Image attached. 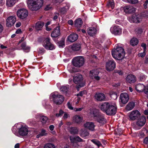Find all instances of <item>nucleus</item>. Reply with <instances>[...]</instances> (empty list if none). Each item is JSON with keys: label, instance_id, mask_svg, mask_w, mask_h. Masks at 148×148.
I'll list each match as a JSON object with an SVG mask.
<instances>
[{"label": "nucleus", "instance_id": "obj_49", "mask_svg": "<svg viewBox=\"0 0 148 148\" xmlns=\"http://www.w3.org/2000/svg\"><path fill=\"white\" fill-rule=\"evenodd\" d=\"M127 1L130 3L132 4H135L137 3L138 2V0H127Z\"/></svg>", "mask_w": 148, "mask_h": 148}, {"label": "nucleus", "instance_id": "obj_8", "mask_svg": "<svg viewBox=\"0 0 148 148\" xmlns=\"http://www.w3.org/2000/svg\"><path fill=\"white\" fill-rule=\"evenodd\" d=\"M116 67V63L112 59L108 60L106 63V69L108 72L113 71Z\"/></svg>", "mask_w": 148, "mask_h": 148}, {"label": "nucleus", "instance_id": "obj_21", "mask_svg": "<svg viewBox=\"0 0 148 148\" xmlns=\"http://www.w3.org/2000/svg\"><path fill=\"white\" fill-rule=\"evenodd\" d=\"M121 102H128L129 99L128 94L126 92L122 93L120 97Z\"/></svg>", "mask_w": 148, "mask_h": 148}, {"label": "nucleus", "instance_id": "obj_14", "mask_svg": "<svg viewBox=\"0 0 148 148\" xmlns=\"http://www.w3.org/2000/svg\"><path fill=\"white\" fill-rule=\"evenodd\" d=\"M110 31L112 34L115 35H120L122 32V29L120 27L117 25H114L111 27Z\"/></svg>", "mask_w": 148, "mask_h": 148}, {"label": "nucleus", "instance_id": "obj_6", "mask_svg": "<svg viewBox=\"0 0 148 148\" xmlns=\"http://www.w3.org/2000/svg\"><path fill=\"white\" fill-rule=\"evenodd\" d=\"M83 77L82 75L78 74L75 75L73 77V80L74 82L76 84H78V86L77 87L78 90H79V88L84 86V83L83 82Z\"/></svg>", "mask_w": 148, "mask_h": 148}, {"label": "nucleus", "instance_id": "obj_40", "mask_svg": "<svg viewBox=\"0 0 148 148\" xmlns=\"http://www.w3.org/2000/svg\"><path fill=\"white\" fill-rule=\"evenodd\" d=\"M146 77L144 74L142 73H139L138 75V77L140 81H144Z\"/></svg>", "mask_w": 148, "mask_h": 148}, {"label": "nucleus", "instance_id": "obj_46", "mask_svg": "<svg viewBox=\"0 0 148 148\" xmlns=\"http://www.w3.org/2000/svg\"><path fill=\"white\" fill-rule=\"evenodd\" d=\"M87 77L90 79H92V70L90 71L86 75Z\"/></svg>", "mask_w": 148, "mask_h": 148}, {"label": "nucleus", "instance_id": "obj_53", "mask_svg": "<svg viewBox=\"0 0 148 148\" xmlns=\"http://www.w3.org/2000/svg\"><path fill=\"white\" fill-rule=\"evenodd\" d=\"M141 46L143 48L144 51H146L147 48V45L145 43H142L141 44Z\"/></svg>", "mask_w": 148, "mask_h": 148}, {"label": "nucleus", "instance_id": "obj_30", "mask_svg": "<svg viewBox=\"0 0 148 148\" xmlns=\"http://www.w3.org/2000/svg\"><path fill=\"white\" fill-rule=\"evenodd\" d=\"M70 5L69 4H67L65 6L60 8V11L62 14H65L69 9Z\"/></svg>", "mask_w": 148, "mask_h": 148}, {"label": "nucleus", "instance_id": "obj_63", "mask_svg": "<svg viewBox=\"0 0 148 148\" xmlns=\"http://www.w3.org/2000/svg\"><path fill=\"white\" fill-rule=\"evenodd\" d=\"M69 114L66 113H65L63 116V118L64 119H66L68 117Z\"/></svg>", "mask_w": 148, "mask_h": 148}, {"label": "nucleus", "instance_id": "obj_38", "mask_svg": "<svg viewBox=\"0 0 148 148\" xmlns=\"http://www.w3.org/2000/svg\"><path fill=\"white\" fill-rule=\"evenodd\" d=\"M21 47L22 49L25 51L27 52L29 51L30 49V47L27 46L25 42H23L21 45Z\"/></svg>", "mask_w": 148, "mask_h": 148}, {"label": "nucleus", "instance_id": "obj_43", "mask_svg": "<svg viewBox=\"0 0 148 148\" xmlns=\"http://www.w3.org/2000/svg\"><path fill=\"white\" fill-rule=\"evenodd\" d=\"M93 26V38L96 37V35L98 34L99 32V29L98 28H94Z\"/></svg>", "mask_w": 148, "mask_h": 148}, {"label": "nucleus", "instance_id": "obj_31", "mask_svg": "<svg viewBox=\"0 0 148 148\" xmlns=\"http://www.w3.org/2000/svg\"><path fill=\"white\" fill-rule=\"evenodd\" d=\"M68 130L72 134H77L78 132V130L76 127H69Z\"/></svg>", "mask_w": 148, "mask_h": 148}, {"label": "nucleus", "instance_id": "obj_22", "mask_svg": "<svg viewBox=\"0 0 148 148\" xmlns=\"http://www.w3.org/2000/svg\"><path fill=\"white\" fill-rule=\"evenodd\" d=\"M95 97L97 101H105V96L104 94L101 92H98L96 93Z\"/></svg>", "mask_w": 148, "mask_h": 148}, {"label": "nucleus", "instance_id": "obj_23", "mask_svg": "<svg viewBox=\"0 0 148 148\" xmlns=\"http://www.w3.org/2000/svg\"><path fill=\"white\" fill-rule=\"evenodd\" d=\"M78 35L76 34H72L68 37V40L71 42L76 41L78 38Z\"/></svg>", "mask_w": 148, "mask_h": 148}, {"label": "nucleus", "instance_id": "obj_45", "mask_svg": "<svg viewBox=\"0 0 148 148\" xmlns=\"http://www.w3.org/2000/svg\"><path fill=\"white\" fill-rule=\"evenodd\" d=\"M55 146L53 144L51 143H47L46 144L44 147L43 148H55Z\"/></svg>", "mask_w": 148, "mask_h": 148}, {"label": "nucleus", "instance_id": "obj_25", "mask_svg": "<svg viewBox=\"0 0 148 148\" xmlns=\"http://www.w3.org/2000/svg\"><path fill=\"white\" fill-rule=\"evenodd\" d=\"M145 88V86L143 84H138L136 85L135 89L138 92H143Z\"/></svg>", "mask_w": 148, "mask_h": 148}, {"label": "nucleus", "instance_id": "obj_61", "mask_svg": "<svg viewBox=\"0 0 148 148\" xmlns=\"http://www.w3.org/2000/svg\"><path fill=\"white\" fill-rule=\"evenodd\" d=\"M67 104L68 107L69 109L71 110H73V108L71 106V104L70 102H68Z\"/></svg>", "mask_w": 148, "mask_h": 148}, {"label": "nucleus", "instance_id": "obj_7", "mask_svg": "<svg viewBox=\"0 0 148 148\" xmlns=\"http://www.w3.org/2000/svg\"><path fill=\"white\" fill-rule=\"evenodd\" d=\"M84 63V58L81 56L75 57L72 60L73 64L76 67H79L82 66Z\"/></svg>", "mask_w": 148, "mask_h": 148}, {"label": "nucleus", "instance_id": "obj_33", "mask_svg": "<svg viewBox=\"0 0 148 148\" xmlns=\"http://www.w3.org/2000/svg\"><path fill=\"white\" fill-rule=\"evenodd\" d=\"M99 71L98 69H93V76L94 78L97 80H99L100 79V77L98 76L99 73Z\"/></svg>", "mask_w": 148, "mask_h": 148}, {"label": "nucleus", "instance_id": "obj_55", "mask_svg": "<svg viewBox=\"0 0 148 148\" xmlns=\"http://www.w3.org/2000/svg\"><path fill=\"white\" fill-rule=\"evenodd\" d=\"M143 91L145 94L148 95L147 98L148 99V86H145V88Z\"/></svg>", "mask_w": 148, "mask_h": 148}, {"label": "nucleus", "instance_id": "obj_4", "mask_svg": "<svg viewBox=\"0 0 148 148\" xmlns=\"http://www.w3.org/2000/svg\"><path fill=\"white\" fill-rule=\"evenodd\" d=\"M93 119L95 121L102 124L106 123V119L98 109L93 108Z\"/></svg>", "mask_w": 148, "mask_h": 148}, {"label": "nucleus", "instance_id": "obj_62", "mask_svg": "<svg viewBox=\"0 0 148 148\" xmlns=\"http://www.w3.org/2000/svg\"><path fill=\"white\" fill-rule=\"evenodd\" d=\"M93 26H94V28H98V29H99V25L96 23H93Z\"/></svg>", "mask_w": 148, "mask_h": 148}, {"label": "nucleus", "instance_id": "obj_26", "mask_svg": "<svg viewBox=\"0 0 148 148\" xmlns=\"http://www.w3.org/2000/svg\"><path fill=\"white\" fill-rule=\"evenodd\" d=\"M71 48L73 51H78L81 49V44L80 43H74L71 46Z\"/></svg>", "mask_w": 148, "mask_h": 148}, {"label": "nucleus", "instance_id": "obj_42", "mask_svg": "<svg viewBox=\"0 0 148 148\" xmlns=\"http://www.w3.org/2000/svg\"><path fill=\"white\" fill-rule=\"evenodd\" d=\"M107 6L108 7H111L113 9L114 7V3L113 1L109 0L107 4Z\"/></svg>", "mask_w": 148, "mask_h": 148}, {"label": "nucleus", "instance_id": "obj_60", "mask_svg": "<svg viewBox=\"0 0 148 148\" xmlns=\"http://www.w3.org/2000/svg\"><path fill=\"white\" fill-rule=\"evenodd\" d=\"M148 3V0H146L145 1L144 4H143L144 8L146 9L147 8V5Z\"/></svg>", "mask_w": 148, "mask_h": 148}, {"label": "nucleus", "instance_id": "obj_47", "mask_svg": "<svg viewBox=\"0 0 148 148\" xmlns=\"http://www.w3.org/2000/svg\"><path fill=\"white\" fill-rule=\"evenodd\" d=\"M69 88L66 86H63L60 88L61 91L63 92V93L67 92Z\"/></svg>", "mask_w": 148, "mask_h": 148}, {"label": "nucleus", "instance_id": "obj_41", "mask_svg": "<svg viewBox=\"0 0 148 148\" xmlns=\"http://www.w3.org/2000/svg\"><path fill=\"white\" fill-rule=\"evenodd\" d=\"M39 119L43 124H44L46 123L48 119L46 116H41L39 117Z\"/></svg>", "mask_w": 148, "mask_h": 148}, {"label": "nucleus", "instance_id": "obj_15", "mask_svg": "<svg viewBox=\"0 0 148 148\" xmlns=\"http://www.w3.org/2000/svg\"><path fill=\"white\" fill-rule=\"evenodd\" d=\"M140 112L138 110H135L132 111L129 116L130 120L134 121L137 119L140 116Z\"/></svg>", "mask_w": 148, "mask_h": 148}, {"label": "nucleus", "instance_id": "obj_58", "mask_svg": "<svg viewBox=\"0 0 148 148\" xmlns=\"http://www.w3.org/2000/svg\"><path fill=\"white\" fill-rule=\"evenodd\" d=\"M143 32V29L141 28H139L136 32L137 34H140Z\"/></svg>", "mask_w": 148, "mask_h": 148}, {"label": "nucleus", "instance_id": "obj_11", "mask_svg": "<svg viewBox=\"0 0 148 148\" xmlns=\"http://www.w3.org/2000/svg\"><path fill=\"white\" fill-rule=\"evenodd\" d=\"M17 15L20 19H23L26 18L28 16V12L25 9L21 8L17 12Z\"/></svg>", "mask_w": 148, "mask_h": 148}, {"label": "nucleus", "instance_id": "obj_13", "mask_svg": "<svg viewBox=\"0 0 148 148\" xmlns=\"http://www.w3.org/2000/svg\"><path fill=\"white\" fill-rule=\"evenodd\" d=\"M130 19V21L131 23H139L142 20V17L140 15L134 14L132 15Z\"/></svg>", "mask_w": 148, "mask_h": 148}, {"label": "nucleus", "instance_id": "obj_56", "mask_svg": "<svg viewBox=\"0 0 148 148\" xmlns=\"http://www.w3.org/2000/svg\"><path fill=\"white\" fill-rule=\"evenodd\" d=\"M146 54V51H143V53H139L138 56L140 57H141V58H143L145 55Z\"/></svg>", "mask_w": 148, "mask_h": 148}, {"label": "nucleus", "instance_id": "obj_52", "mask_svg": "<svg viewBox=\"0 0 148 148\" xmlns=\"http://www.w3.org/2000/svg\"><path fill=\"white\" fill-rule=\"evenodd\" d=\"M87 33L91 36H92V29L91 28H89V29L88 30Z\"/></svg>", "mask_w": 148, "mask_h": 148}, {"label": "nucleus", "instance_id": "obj_37", "mask_svg": "<svg viewBox=\"0 0 148 148\" xmlns=\"http://www.w3.org/2000/svg\"><path fill=\"white\" fill-rule=\"evenodd\" d=\"M16 3V0H6V5L9 7H11Z\"/></svg>", "mask_w": 148, "mask_h": 148}, {"label": "nucleus", "instance_id": "obj_9", "mask_svg": "<svg viewBox=\"0 0 148 148\" xmlns=\"http://www.w3.org/2000/svg\"><path fill=\"white\" fill-rule=\"evenodd\" d=\"M50 99L53 102H63L64 98L62 95L59 94H56V93H52L50 96Z\"/></svg>", "mask_w": 148, "mask_h": 148}, {"label": "nucleus", "instance_id": "obj_10", "mask_svg": "<svg viewBox=\"0 0 148 148\" xmlns=\"http://www.w3.org/2000/svg\"><path fill=\"white\" fill-rule=\"evenodd\" d=\"M43 46L48 50H52L55 49L54 45L51 42L50 38L49 37L46 38L43 41Z\"/></svg>", "mask_w": 148, "mask_h": 148}, {"label": "nucleus", "instance_id": "obj_54", "mask_svg": "<svg viewBox=\"0 0 148 148\" xmlns=\"http://www.w3.org/2000/svg\"><path fill=\"white\" fill-rule=\"evenodd\" d=\"M41 136H45L47 134V133L46 132V131L44 130H42L41 131V132L40 133Z\"/></svg>", "mask_w": 148, "mask_h": 148}, {"label": "nucleus", "instance_id": "obj_27", "mask_svg": "<svg viewBox=\"0 0 148 148\" xmlns=\"http://www.w3.org/2000/svg\"><path fill=\"white\" fill-rule=\"evenodd\" d=\"M135 106V102H129L125 107V110L127 111L131 110L133 109Z\"/></svg>", "mask_w": 148, "mask_h": 148}, {"label": "nucleus", "instance_id": "obj_35", "mask_svg": "<svg viewBox=\"0 0 148 148\" xmlns=\"http://www.w3.org/2000/svg\"><path fill=\"white\" fill-rule=\"evenodd\" d=\"M138 43V40L136 38H133L130 41L131 45L133 46L137 45Z\"/></svg>", "mask_w": 148, "mask_h": 148}, {"label": "nucleus", "instance_id": "obj_57", "mask_svg": "<svg viewBox=\"0 0 148 148\" xmlns=\"http://www.w3.org/2000/svg\"><path fill=\"white\" fill-rule=\"evenodd\" d=\"M143 142L145 144L148 145V136L144 138Z\"/></svg>", "mask_w": 148, "mask_h": 148}, {"label": "nucleus", "instance_id": "obj_34", "mask_svg": "<svg viewBox=\"0 0 148 148\" xmlns=\"http://www.w3.org/2000/svg\"><path fill=\"white\" fill-rule=\"evenodd\" d=\"M79 134L82 137H84L87 136L88 133L85 129L82 128L79 131Z\"/></svg>", "mask_w": 148, "mask_h": 148}, {"label": "nucleus", "instance_id": "obj_48", "mask_svg": "<svg viewBox=\"0 0 148 148\" xmlns=\"http://www.w3.org/2000/svg\"><path fill=\"white\" fill-rule=\"evenodd\" d=\"M114 73L118 74L120 75H122L123 74L122 71L118 69H115L114 70Z\"/></svg>", "mask_w": 148, "mask_h": 148}, {"label": "nucleus", "instance_id": "obj_19", "mask_svg": "<svg viewBox=\"0 0 148 148\" xmlns=\"http://www.w3.org/2000/svg\"><path fill=\"white\" fill-rule=\"evenodd\" d=\"M126 80L128 83L132 84L136 81V77L135 76L133 75L130 74L126 77Z\"/></svg>", "mask_w": 148, "mask_h": 148}, {"label": "nucleus", "instance_id": "obj_16", "mask_svg": "<svg viewBox=\"0 0 148 148\" xmlns=\"http://www.w3.org/2000/svg\"><path fill=\"white\" fill-rule=\"evenodd\" d=\"M71 145L74 147H77L78 146L77 142L81 141L82 140L78 136H75L74 137L70 136Z\"/></svg>", "mask_w": 148, "mask_h": 148}, {"label": "nucleus", "instance_id": "obj_28", "mask_svg": "<svg viewBox=\"0 0 148 148\" xmlns=\"http://www.w3.org/2000/svg\"><path fill=\"white\" fill-rule=\"evenodd\" d=\"M83 23L82 21L81 18H78L75 21L74 25L75 27L77 28H80Z\"/></svg>", "mask_w": 148, "mask_h": 148}, {"label": "nucleus", "instance_id": "obj_20", "mask_svg": "<svg viewBox=\"0 0 148 148\" xmlns=\"http://www.w3.org/2000/svg\"><path fill=\"white\" fill-rule=\"evenodd\" d=\"M60 32L59 26H57L54 29L51 34V36L53 38H56L60 35Z\"/></svg>", "mask_w": 148, "mask_h": 148}, {"label": "nucleus", "instance_id": "obj_17", "mask_svg": "<svg viewBox=\"0 0 148 148\" xmlns=\"http://www.w3.org/2000/svg\"><path fill=\"white\" fill-rule=\"evenodd\" d=\"M146 122V117L144 116H140L137 119L136 122V124L139 126L142 127L145 124Z\"/></svg>", "mask_w": 148, "mask_h": 148}, {"label": "nucleus", "instance_id": "obj_59", "mask_svg": "<svg viewBox=\"0 0 148 148\" xmlns=\"http://www.w3.org/2000/svg\"><path fill=\"white\" fill-rule=\"evenodd\" d=\"M63 113V112L62 110H60L59 113H57L56 114V116L57 117H58L61 116Z\"/></svg>", "mask_w": 148, "mask_h": 148}, {"label": "nucleus", "instance_id": "obj_2", "mask_svg": "<svg viewBox=\"0 0 148 148\" xmlns=\"http://www.w3.org/2000/svg\"><path fill=\"white\" fill-rule=\"evenodd\" d=\"M113 57L116 60H121L124 58L125 52L123 48L121 47H114L111 51Z\"/></svg>", "mask_w": 148, "mask_h": 148}, {"label": "nucleus", "instance_id": "obj_64", "mask_svg": "<svg viewBox=\"0 0 148 148\" xmlns=\"http://www.w3.org/2000/svg\"><path fill=\"white\" fill-rule=\"evenodd\" d=\"M68 23L71 25H72L73 24V21L71 20H70L68 21Z\"/></svg>", "mask_w": 148, "mask_h": 148}, {"label": "nucleus", "instance_id": "obj_50", "mask_svg": "<svg viewBox=\"0 0 148 148\" xmlns=\"http://www.w3.org/2000/svg\"><path fill=\"white\" fill-rule=\"evenodd\" d=\"M59 46L60 47H63L65 45L64 41V40H61L58 42Z\"/></svg>", "mask_w": 148, "mask_h": 148}, {"label": "nucleus", "instance_id": "obj_5", "mask_svg": "<svg viewBox=\"0 0 148 148\" xmlns=\"http://www.w3.org/2000/svg\"><path fill=\"white\" fill-rule=\"evenodd\" d=\"M102 39L100 38L99 40L97 38H95L93 41V45L98 49H101L103 48L108 49V47L110 45V40H107V42L106 43L107 44L104 45V47H102L100 43L103 42L104 37H102Z\"/></svg>", "mask_w": 148, "mask_h": 148}, {"label": "nucleus", "instance_id": "obj_18", "mask_svg": "<svg viewBox=\"0 0 148 148\" xmlns=\"http://www.w3.org/2000/svg\"><path fill=\"white\" fill-rule=\"evenodd\" d=\"M123 9L124 12L127 14L134 13L136 10L135 8L130 5L125 6L124 8Z\"/></svg>", "mask_w": 148, "mask_h": 148}, {"label": "nucleus", "instance_id": "obj_12", "mask_svg": "<svg viewBox=\"0 0 148 148\" xmlns=\"http://www.w3.org/2000/svg\"><path fill=\"white\" fill-rule=\"evenodd\" d=\"M16 21L15 16H11L8 17L6 20V26L10 27L13 26Z\"/></svg>", "mask_w": 148, "mask_h": 148}, {"label": "nucleus", "instance_id": "obj_24", "mask_svg": "<svg viewBox=\"0 0 148 148\" xmlns=\"http://www.w3.org/2000/svg\"><path fill=\"white\" fill-rule=\"evenodd\" d=\"M73 119L75 123L79 124L82 121L83 119L82 116L76 115L73 116Z\"/></svg>", "mask_w": 148, "mask_h": 148}, {"label": "nucleus", "instance_id": "obj_44", "mask_svg": "<svg viewBox=\"0 0 148 148\" xmlns=\"http://www.w3.org/2000/svg\"><path fill=\"white\" fill-rule=\"evenodd\" d=\"M110 96L111 99L114 100L116 99L117 98V93L115 92H112Z\"/></svg>", "mask_w": 148, "mask_h": 148}, {"label": "nucleus", "instance_id": "obj_32", "mask_svg": "<svg viewBox=\"0 0 148 148\" xmlns=\"http://www.w3.org/2000/svg\"><path fill=\"white\" fill-rule=\"evenodd\" d=\"M44 25V23L41 21H39L36 23L35 28L38 31L41 30Z\"/></svg>", "mask_w": 148, "mask_h": 148}, {"label": "nucleus", "instance_id": "obj_3", "mask_svg": "<svg viewBox=\"0 0 148 148\" xmlns=\"http://www.w3.org/2000/svg\"><path fill=\"white\" fill-rule=\"evenodd\" d=\"M43 0H28L27 4L29 8L32 11L38 10L42 6Z\"/></svg>", "mask_w": 148, "mask_h": 148}, {"label": "nucleus", "instance_id": "obj_51", "mask_svg": "<svg viewBox=\"0 0 148 148\" xmlns=\"http://www.w3.org/2000/svg\"><path fill=\"white\" fill-rule=\"evenodd\" d=\"M45 51V50L43 48H40L38 52V53L39 54H41L43 53Z\"/></svg>", "mask_w": 148, "mask_h": 148}, {"label": "nucleus", "instance_id": "obj_36", "mask_svg": "<svg viewBox=\"0 0 148 148\" xmlns=\"http://www.w3.org/2000/svg\"><path fill=\"white\" fill-rule=\"evenodd\" d=\"M93 144L96 145L97 148H99L100 146H102L101 142L97 139H93Z\"/></svg>", "mask_w": 148, "mask_h": 148}, {"label": "nucleus", "instance_id": "obj_1", "mask_svg": "<svg viewBox=\"0 0 148 148\" xmlns=\"http://www.w3.org/2000/svg\"><path fill=\"white\" fill-rule=\"evenodd\" d=\"M100 110L108 116H114L116 113L117 107L115 104L109 102H103L99 106Z\"/></svg>", "mask_w": 148, "mask_h": 148}, {"label": "nucleus", "instance_id": "obj_39", "mask_svg": "<svg viewBox=\"0 0 148 148\" xmlns=\"http://www.w3.org/2000/svg\"><path fill=\"white\" fill-rule=\"evenodd\" d=\"M84 126L89 130H91L92 128V122H87L84 124Z\"/></svg>", "mask_w": 148, "mask_h": 148}, {"label": "nucleus", "instance_id": "obj_29", "mask_svg": "<svg viewBox=\"0 0 148 148\" xmlns=\"http://www.w3.org/2000/svg\"><path fill=\"white\" fill-rule=\"evenodd\" d=\"M28 132L27 128L25 127H23L21 128L19 130V134L22 136L26 135Z\"/></svg>", "mask_w": 148, "mask_h": 148}]
</instances>
